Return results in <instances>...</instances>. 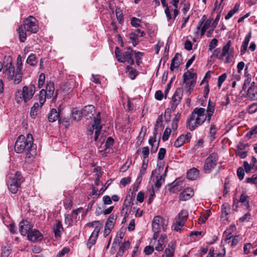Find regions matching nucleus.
<instances>
[{
  "instance_id": "1",
  "label": "nucleus",
  "mask_w": 257,
  "mask_h": 257,
  "mask_svg": "<svg viewBox=\"0 0 257 257\" xmlns=\"http://www.w3.org/2000/svg\"><path fill=\"white\" fill-rule=\"evenodd\" d=\"M33 142L34 139L31 134H28L26 137L20 135L15 142V151L17 153L25 152L26 158H30L33 156L31 152L36 149Z\"/></svg>"
},
{
  "instance_id": "2",
  "label": "nucleus",
  "mask_w": 257,
  "mask_h": 257,
  "mask_svg": "<svg viewBox=\"0 0 257 257\" xmlns=\"http://www.w3.org/2000/svg\"><path fill=\"white\" fill-rule=\"evenodd\" d=\"M208 122V115L205 114V109L204 108H195L187 120V126L192 131L196 127L202 125L205 121Z\"/></svg>"
},
{
  "instance_id": "3",
  "label": "nucleus",
  "mask_w": 257,
  "mask_h": 257,
  "mask_svg": "<svg viewBox=\"0 0 257 257\" xmlns=\"http://www.w3.org/2000/svg\"><path fill=\"white\" fill-rule=\"evenodd\" d=\"M36 92V86L31 83L29 85L23 87L22 89H17L15 92V100L18 103H21L23 101L25 103L29 101L33 97Z\"/></svg>"
},
{
  "instance_id": "4",
  "label": "nucleus",
  "mask_w": 257,
  "mask_h": 257,
  "mask_svg": "<svg viewBox=\"0 0 257 257\" xmlns=\"http://www.w3.org/2000/svg\"><path fill=\"white\" fill-rule=\"evenodd\" d=\"M163 170V167H159L152 173V180L154 182V184L152 185L153 193L157 192L165 182L167 168L164 172Z\"/></svg>"
},
{
  "instance_id": "5",
  "label": "nucleus",
  "mask_w": 257,
  "mask_h": 257,
  "mask_svg": "<svg viewBox=\"0 0 257 257\" xmlns=\"http://www.w3.org/2000/svg\"><path fill=\"white\" fill-rule=\"evenodd\" d=\"M24 181L20 172L9 174L7 179V184L9 191L11 193H17L21 184Z\"/></svg>"
},
{
  "instance_id": "6",
  "label": "nucleus",
  "mask_w": 257,
  "mask_h": 257,
  "mask_svg": "<svg viewBox=\"0 0 257 257\" xmlns=\"http://www.w3.org/2000/svg\"><path fill=\"white\" fill-rule=\"evenodd\" d=\"M134 51L131 47H127V50L122 54L118 47L115 49V54L117 61L121 63L127 62L130 65L134 64V60L133 58Z\"/></svg>"
},
{
  "instance_id": "7",
  "label": "nucleus",
  "mask_w": 257,
  "mask_h": 257,
  "mask_svg": "<svg viewBox=\"0 0 257 257\" xmlns=\"http://www.w3.org/2000/svg\"><path fill=\"white\" fill-rule=\"evenodd\" d=\"M218 160V156L216 153H212L206 159L203 171L205 173H210L216 166Z\"/></svg>"
},
{
  "instance_id": "8",
  "label": "nucleus",
  "mask_w": 257,
  "mask_h": 257,
  "mask_svg": "<svg viewBox=\"0 0 257 257\" xmlns=\"http://www.w3.org/2000/svg\"><path fill=\"white\" fill-rule=\"evenodd\" d=\"M100 115L101 113L98 112L96 114V116L93 117V123L89 127L88 130V134L89 135H92L94 129L95 130V136L94 138V140L95 141L97 140L100 131L102 128V125L101 124Z\"/></svg>"
},
{
  "instance_id": "9",
  "label": "nucleus",
  "mask_w": 257,
  "mask_h": 257,
  "mask_svg": "<svg viewBox=\"0 0 257 257\" xmlns=\"http://www.w3.org/2000/svg\"><path fill=\"white\" fill-rule=\"evenodd\" d=\"M25 30L31 33H36L38 31V22L36 19L33 16H29L23 21V25Z\"/></svg>"
},
{
  "instance_id": "10",
  "label": "nucleus",
  "mask_w": 257,
  "mask_h": 257,
  "mask_svg": "<svg viewBox=\"0 0 257 257\" xmlns=\"http://www.w3.org/2000/svg\"><path fill=\"white\" fill-rule=\"evenodd\" d=\"M183 96V90L182 88H177L172 96V101L170 102V107L167 108L166 112L174 111L179 104Z\"/></svg>"
},
{
  "instance_id": "11",
  "label": "nucleus",
  "mask_w": 257,
  "mask_h": 257,
  "mask_svg": "<svg viewBox=\"0 0 257 257\" xmlns=\"http://www.w3.org/2000/svg\"><path fill=\"white\" fill-rule=\"evenodd\" d=\"M165 220L161 216H155L152 222L153 230H160L162 227L163 230L165 231L167 229V223H165Z\"/></svg>"
},
{
  "instance_id": "12",
  "label": "nucleus",
  "mask_w": 257,
  "mask_h": 257,
  "mask_svg": "<svg viewBox=\"0 0 257 257\" xmlns=\"http://www.w3.org/2000/svg\"><path fill=\"white\" fill-rule=\"evenodd\" d=\"M231 45V41L230 40L228 41L227 43L223 47L221 54L222 56L224 57H226L224 59V63H228L230 62L232 58L233 57V48L230 49V47Z\"/></svg>"
},
{
  "instance_id": "13",
  "label": "nucleus",
  "mask_w": 257,
  "mask_h": 257,
  "mask_svg": "<svg viewBox=\"0 0 257 257\" xmlns=\"http://www.w3.org/2000/svg\"><path fill=\"white\" fill-rule=\"evenodd\" d=\"M15 73V67L11 61L4 65L3 74L9 80L14 79Z\"/></svg>"
},
{
  "instance_id": "14",
  "label": "nucleus",
  "mask_w": 257,
  "mask_h": 257,
  "mask_svg": "<svg viewBox=\"0 0 257 257\" xmlns=\"http://www.w3.org/2000/svg\"><path fill=\"white\" fill-rule=\"evenodd\" d=\"M45 92L47 95V98L49 99L52 97V102H54L56 101L57 92H55L54 83L50 81L47 83Z\"/></svg>"
},
{
  "instance_id": "15",
  "label": "nucleus",
  "mask_w": 257,
  "mask_h": 257,
  "mask_svg": "<svg viewBox=\"0 0 257 257\" xmlns=\"http://www.w3.org/2000/svg\"><path fill=\"white\" fill-rule=\"evenodd\" d=\"M19 231L22 235L25 236L28 235L33 228V225L30 222L27 220H22L19 225Z\"/></svg>"
},
{
  "instance_id": "16",
  "label": "nucleus",
  "mask_w": 257,
  "mask_h": 257,
  "mask_svg": "<svg viewBox=\"0 0 257 257\" xmlns=\"http://www.w3.org/2000/svg\"><path fill=\"white\" fill-rule=\"evenodd\" d=\"M167 237L166 234H162L155 242V249L158 251H162L164 250L167 243Z\"/></svg>"
},
{
  "instance_id": "17",
  "label": "nucleus",
  "mask_w": 257,
  "mask_h": 257,
  "mask_svg": "<svg viewBox=\"0 0 257 257\" xmlns=\"http://www.w3.org/2000/svg\"><path fill=\"white\" fill-rule=\"evenodd\" d=\"M176 248V241L175 240L171 241L168 243L162 257H174Z\"/></svg>"
},
{
  "instance_id": "18",
  "label": "nucleus",
  "mask_w": 257,
  "mask_h": 257,
  "mask_svg": "<svg viewBox=\"0 0 257 257\" xmlns=\"http://www.w3.org/2000/svg\"><path fill=\"white\" fill-rule=\"evenodd\" d=\"M161 2L162 6L165 8L164 12L167 19V21L170 23H173L175 19L174 18V15L171 14V12H173V7L169 6L166 3V0H161Z\"/></svg>"
},
{
  "instance_id": "19",
  "label": "nucleus",
  "mask_w": 257,
  "mask_h": 257,
  "mask_svg": "<svg viewBox=\"0 0 257 257\" xmlns=\"http://www.w3.org/2000/svg\"><path fill=\"white\" fill-rule=\"evenodd\" d=\"M27 238L30 241L35 242L41 240L43 239V235L39 230L34 229L28 233Z\"/></svg>"
},
{
  "instance_id": "20",
  "label": "nucleus",
  "mask_w": 257,
  "mask_h": 257,
  "mask_svg": "<svg viewBox=\"0 0 257 257\" xmlns=\"http://www.w3.org/2000/svg\"><path fill=\"white\" fill-rule=\"evenodd\" d=\"M191 134L190 133H187L185 135H181L175 141L174 146L176 148L182 146L186 142H188L191 138Z\"/></svg>"
},
{
  "instance_id": "21",
  "label": "nucleus",
  "mask_w": 257,
  "mask_h": 257,
  "mask_svg": "<svg viewBox=\"0 0 257 257\" xmlns=\"http://www.w3.org/2000/svg\"><path fill=\"white\" fill-rule=\"evenodd\" d=\"M81 110L82 115L86 117L87 119L91 118L95 111V108L92 105H86Z\"/></svg>"
},
{
  "instance_id": "22",
  "label": "nucleus",
  "mask_w": 257,
  "mask_h": 257,
  "mask_svg": "<svg viewBox=\"0 0 257 257\" xmlns=\"http://www.w3.org/2000/svg\"><path fill=\"white\" fill-rule=\"evenodd\" d=\"M99 231L100 226L96 227L95 228H94V230L91 233V235L87 242V245L89 246V248H90L92 245L95 243Z\"/></svg>"
},
{
  "instance_id": "23",
  "label": "nucleus",
  "mask_w": 257,
  "mask_h": 257,
  "mask_svg": "<svg viewBox=\"0 0 257 257\" xmlns=\"http://www.w3.org/2000/svg\"><path fill=\"white\" fill-rule=\"evenodd\" d=\"M181 55L179 53L175 54L174 58L171 60V63L170 65V70L173 71L175 68H178L181 64Z\"/></svg>"
},
{
  "instance_id": "24",
  "label": "nucleus",
  "mask_w": 257,
  "mask_h": 257,
  "mask_svg": "<svg viewBox=\"0 0 257 257\" xmlns=\"http://www.w3.org/2000/svg\"><path fill=\"white\" fill-rule=\"evenodd\" d=\"M187 178L191 180H195L199 178V171L196 168H192L187 172Z\"/></svg>"
},
{
  "instance_id": "25",
  "label": "nucleus",
  "mask_w": 257,
  "mask_h": 257,
  "mask_svg": "<svg viewBox=\"0 0 257 257\" xmlns=\"http://www.w3.org/2000/svg\"><path fill=\"white\" fill-rule=\"evenodd\" d=\"M193 71L194 69L191 68L184 73L183 75V82H186V81L192 79L196 80L197 75L195 73H194Z\"/></svg>"
},
{
  "instance_id": "26",
  "label": "nucleus",
  "mask_w": 257,
  "mask_h": 257,
  "mask_svg": "<svg viewBox=\"0 0 257 257\" xmlns=\"http://www.w3.org/2000/svg\"><path fill=\"white\" fill-rule=\"evenodd\" d=\"M230 212V206L227 203H224L221 206V217L224 218V220L227 219V216Z\"/></svg>"
},
{
  "instance_id": "27",
  "label": "nucleus",
  "mask_w": 257,
  "mask_h": 257,
  "mask_svg": "<svg viewBox=\"0 0 257 257\" xmlns=\"http://www.w3.org/2000/svg\"><path fill=\"white\" fill-rule=\"evenodd\" d=\"M185 223V221H184V220H182L176 217L172 227L174 230L178 231L181 229V228L184 225Z\"/></svg>"
},
{
  "instance_id": "28",
  "label": "nucleus",
  "mask_w": 257,
  "mask_h": 257,
  "mask_svg": "<svg viewBox=\"0 0 257 257\" xmlns=\"http://www.w3.org/2000/svg\"><path fill=\"white\" fill-rule=\"evenodd\" d=\"M146 132H147V127L145 126H143L141 127L139 135L137 139V140L136 142V145H137L138 146H140L142 144V143L144 139V138L146 135Z\"/></svg>"
},
{
  "instance_id": "29",
  "label": "nucleus",
  "mask_w": 257,
  "mask_h": 257,
  "mask_svg": "<svg viewBox=\"0 0 257 257\" xmlns=\"http://www.w3.org/2000/svg\"><path fill=\"white\" fill-rule=\"evenodd\" d=\"M215 109V104L213 102L209 101L207 108V115H208V123H210V119L213 113H214Z\"/></svg>"
},
{
  "instance_id": "30",
  "label": "nucleus",
  "mask_w": 257,
  "mask_h": 257,
  "mask_svg": "<svg viewBox=\"0 0 257 257\" xmlns=\"http://www.w3.org/2000/svg\"><path fill=\"white\" fill-rule=\"evenodd\" d=\"M247 95L252 100H257V87H249L247 90Z\"/></svg>"
},
{
  "instance_id": "31",
  "label": "nucleus",
  "mask_w": 257,
  "mask_h": 257,
  "mask_svg": "<svg viewBox=\"0 0 257 257\" xmlns=\"http://www.w3.org/2000/svg\"><path fill=\"white\" fill-rule=\"evenodd\" d=\"M249 200L250 198L249 196L246 195L245 194H241L240 196L239 202L245 206L247 209L250 210Z\"/></svg>"
},
{
  "instance_id": "32",
  "label": "nucleus",
  "mask_w": 257,
  "mask_h": 257,
  "mask_svg": "<svg viewBox=\"0 0 257 257\" xmlns=\"http://www.w3.org/2000/svg\"><path fill=\"white\" fill-rule=\"evenodd\" d=\"M59 117V113L55 108H52L49 113L48 118L50 122H53L56 121Z\"/></svg>"
},
{
  "instance_id": "33",
  "label": "nucleus",
  "mask_w": 257,
  "mask_h": 257,
  "mask_svg": "<svg viewBox=\"0 0 257 257\" xmlns=\"http://www.w3.org/2000/svg\"><path fill=\"white\" fill-rule=\"evenodd\" d=\"M179 182L176 180L169 185V191L172 193H177L181 191V187L178 184Z\"/></svg>"
},
{
  "instance_id": "34",
  "label": "nucleus",
  "mask_w": 257,
  "mask_h": 257,
  "mask_svg": "<svg viewBox=\"0 0 257 257\" xmlns=\"http://www.w3.org/2000/svg\"><path fill=\"white\" fill-rule=\"evenodd\" d=\"M63 229L62 225L59 220L56 221V224L53 228L56 237L61 236V230Z\"/></svg>"
},
{
  "instance_id": "35",
  "label": "nucleus",
  "mask_w": 257,
  "mask_h": 257,
  "mask_svg": "<svg viewBox=\"0 0 257 257\" xmlns=\"http://www.w3.org/2000/svg\"><path fill=\"white\" fill-rule=\"evenodd\" d=\"M130 243L128 241H126L123 242L120 246L119 249L116 254L122 256L124 252V251L125 250V249L128 248L130 247Z\"/></svg>"
},
{
  "instance_id": "36",
  "label": "nucleus",
  "mask_w": 257,
  "mask_h": 257,
  "mask_svg": "<svg viewBox=\"0 0 257 257\" xmlns=\"http://www.w3.org/2000/svg\"><path fill=\"white\" fill-rule=\"evenodd\" d=\"M183 82L185 83V88L187 89V92L189 93H190L192 91L193 88L195 85L196 80L192 79Z\"/></svg>"
},
{
  "instance_id": "37",
  "label": "nucleus",
  "mask_w": 257,
  "mask_h": 257,
  "mask_svg": "<svg viewBox=\"0 0 257 257\" xmlns=\"http://www.w3.org/2000/svg\"><path fill=\"white\" fill-rule=\"evenodd\" d=\"M179 0H172L171 2V4L172 5L173 12L174 15V18L175 19L179 14V10L178 9V4Z\"/></svg>"
},
{
  "instance_id": "38",
  "label": "nucleus",
  "mask_w": 257,
  "mask_h": 257,
  "mask_svg": "<svg viewBox=\"0 0 257 257\" xmlns=\"http://www.w3.org/2000/svg\"><path fill=\"white\" fill-rule=\"evenodd\" d=\"M64 205L66 209H71L73 206V198L71 195H68L64 201Z\"/></svg>"
},
{
  "instance_id": "39",
  "label": "nucleus",
  "mask_w": 257,
  "mask_h": 257,
  "mask_svg": "<svg viewBox=\"0 0 257 257\" xmlns=\"http://www.w3.org/2000/svg\"><path fill=\"white\" fill-rule=\"evenodd\" d=\"M116 219V216L113 214H111L107 219L105 226L106 227L113 228L114 226V221Z\"/></svg>"
},
{
  "instance_id": "40",
  "label": "nucleus",
  "mask_w": 257,
  "mask_h": 257,
  "mask_svg": "<svg viewBox=\"0 0 257 257\" xmlns=\"http://www.w3.org/2000/svg\"><path fill=\"white\" fill-rule=\"evenodd\" d=\"M46 98H47V95L45 92V89H42L40 91L39 96V101L40 103L39 105H40V107H42V106L45 103Z\"/></svg>"
},
{
  "instance_id": "41",
  "label": "nucleus",
  "mask_w": 257,
  "mask_h": 257,
  "mask_svg": "<svg viewBox=\"0 0 257 257\" xmlns=\"http://www.w3.org/2000/svg\"><path fill=\"white\" fill-rule=\"evenodd\" d=\"M24 28L21 25L19 28V39L21 42H24L26 40L27 34Z\"/></svg>"
},
{
  "instance_id": "42",
  "label": "nucleus",
  "mask_w": 257,
  "mask_h": 257,
  "mask_svg": "<svg viewBox=\"0 0 257 257\" xmlns=\"http://www.w3.org/2000/svg\"><path fill=\"white\" fill-rule=\"evenodd\" d=\"M239 8V5L236 3L234 8L229 11L228 14L225 16V19L227 20L230 19L238 11Z\"/></svg>"
},
{
  "instance_id": "43",
  "label": "nucleus",
  "mask_w": 257,
  "mask_h": 257,
  "mask_svg": "<svg viewBox=\"0 0 257 257\" xmlns=\"http://www.w3.org/2000/svg\"><path fill=\"white\" fill-rule=\"evenodd\" d=\"M148 162V161H143V164L137 178H141V180H142L143 175L146 173Z\"/></svg>"
},
{
  "instance_id": "44",
  "label": "nucleus",
  "mask_w": 257,
  "mask_h": 257,
  "mask_svg": "<svg viewBox=\"0 0 257 257\" xmlns=\"http://www.w3.org/2000/svg\"><path fill=\"white\" fill-rule=\"evenodd\" d=\"M163 125V118L162 115H160L158 117L155 124V127L154 131V134L156 136L158 133V129L160 127H161Z\"/></svg>"
},
{
  "instance_id": "45",
  "label": "nucleus",
  "mask_w": 257,
  "mask_h": 257,
  "mask_svg": "<svg viewBox=\"0 0 257 257\" xmlns=\"http://www.w3.org/2000/svg\"><path fill=\"white\" fill-rule=\"evenodd\" d=\"M40 105L38 102H35L31 107L30 115L33 118H35L37 115V112Z\"/></svg>"
},
{
  "instance_id": "46",
  "label": "nucleus",
  "mask_w": 257,
  "mask_h": 257,
  "mask_svg": "<svg viewBox=\"0 0 257 257\" xmlns=\"http://www.w3.org/2000/svg\"><path fill=\"white\" fill-rule=\"evenodd\" d=\"M126 70L128 72L130 78L132 80L134 79L138 75L137 70L130 66H126Z\"/></svg>"
},
{
  "instance_id": "47",
  "label": "nucleus",
  "mask_w": 257,
  "mask_h": 257,
  "mask_svg": "<svg viewBox=\"0 0 257 257\" xmlns=\"http://www.w3.org/2000/svg\"><path fill=\"white\" fill-rule=\"evenodd\" d=\"M82 110L79 111L76 108H73L72 110V117L75 120H79L82 116Z\"/></svg>"
},
{
  "instance_id": "48",
  "label": "nucleus",
  "mask_w": 257,
  "mask_h": 257,
  "mask_svg": "<svg viewBox=\"0 0 257 257\" xmlns=\"http://www.w3.org/2000/svg\"><path fill=\"white\" fill-rule=\"evenodd\" d=\"M142 180H141V178H137L136 182L134 184L131 186L130 188V191L132 192V193H134L135 192H137L138 191V189L140 186V184L142 182Z\"/></svg>"
},
{
  "instance_id": "49",
  "label": "nucleus",
  "mask_w": 257,
  "mask_h": 257,
  "mask_svg": "<svg viewBox=\"0 0 257 257\" xmlns=\"http://www.w3.org/2000/svg\"><path fill=\"white\" fill-rule=\"evenodd\" d=\"M26 61L28 64L32 66H36L37 63L36 56L34 54H31L28 57Z\"/></svg>"
},
{
  "instance_id": "50",
  "label": "nucleus",
  "mask_w": 257,
  "mask_h": 257,
  "mask_svg": "<svg viewBox=\"0 0 257 257\" xmlns=\"http://www.w3.org/2000/svg\"><path fill=\"white\" fill-rule=\"evenodd\" d=\"M244 76L245 79L244 81L243 85L242 87L243 90H245L246 87L249 85L251 80V76L250 74L247 73V72H245Z\"/></svg>"
},
{
  "instance_id": "51",
  "label": "nucleus",
  "mask_w": 257,
  "mask_h": 257,
  "mask_svg": "<svg viewBox=\"0 0 257 257\" xmlns=\"http://www.w3.org/2000/svg\"><path fill=\"white\" fill-rule=\"evenodd\" d=\"M188 211L185 209L182 210L177 215L176 217L178 218L181 219L182 220H184V221L186 222L188 218Z\"/></svg>"
},
{
  "instance_id": "52",
  "label": "nucleus",
  "mask_w": 257,
  "mask_h": 257,
  "mask_svg": "<svg viewBox=\"0 0 257 257\" xmlns=\"http://www.w3.org/2000/svg\"><path fill=\"white\" fill-rule=\"evenodd\" d=\"M110 184V183H108V181L105 183V184L101 187L100 189H99L98 187L96 188L94 187L93 189L92 193H97V191H99V193H103L104 191H105L106 188L108 187L109 185Z\"/></svg>"
},
{
  "instance_id": "53",
  "label": "nucleus",
  "mask_w": 257,
  "mask_h": 257,
  "mask_svg": "<svg viewBox=\"0 0 257 257\" xmlns=\"http://www.w3.org/2000/svg\"><path fill=\"white\" fill-rule=\"evenodd\" d=\"M22 80V74L21 72H18L16 71V72L15 74V78L14 80V83L15 84H19Z\"/></svg>"
},
{
  "instance_id": "54",
  "label": "nucleus",
  "mask_w": 257,
  "mask_h": 257,
  "mask_svg": "<svg viewBox=\"0 0 257 257\" xmlns=\"http://www.w3.org/2000/svg\"><path fill=\"white\" fill-rule=\"evenodd\" d=\"M143 161H149V148L148 147H145L142 148Z\"/></svg>"
},
{
  "instance_id": "55",
  "label": "nucleus",
  "mask_w": 257,
  "mask_h": 257,
  "mask_svg": "<svg viewBox=\"0 0 257 257\" xmlns=\"http://www.w3.org/2000/svg\"><path fill=\"white\" fill-rule=\"evenodd\" d=\"M11 253V248L10 246H3L1 257H8Z\"/></svg>"
},
{
  "instance_id": "56",
  "label": "nucleus",
  "mask_w": 257,
  "mask_h": 257,
  "mask_svg": "<svg viewBox=\"0 0 257 257\" xmlns=\"http://www.w3.org/2000/svg\"><path fill=\"white\" fill-rule=\"evenodd\" d=\"M141 23V20H140L138 18H137L135 17H133L131 19V24L133 27H134L136 28L141 27V25H140Z\"/></svg>"
},
{
  "instance_id": "57",
  "label": "nucleus",
  "mask_w": 257,
  "mask_h": 257,
  "mask_svg": "<svg viewBox=\"0 0 257 257\" xmlns=\"http://www.w3.org/2000/svg\"><path fill=\"white\" fill-rule=\"evenodd\" d=\"M116 17L119 23H121L123 21L122 13L121 10L119 8H116L115 11Z\"/></svg>"
},
{
  "instance_id": "58",
  "label": "nucleus",
  "mask_w": 257,
  "mask_h": 257,
  "mask_svg": "<svg viewBox=\"0 0 257 257\" xmlns=\"http://www.w3.org/2000/svg\"><path fill=\"white\" fill-rule=\"evenodd\" d=\"M227 77V75L226 73H223L219 76L218 78L217 81V86L219 87H220L223 82L225 81Z\"/></svg>"
},
{
  "instance_id": "59",
  "label": "nucleus",
  "mask_w": 257,
  "mask_h": 257,
  "mask_svg": "<svg viewBox=\"0 0 257 257\" xmlns=\"http://www.w3.org/2000/svg\"><path fill=\"white\" fill-rule=\"evenodd\" d=\"M17 61V67L16 71H17L18 72H21L22 70V66H23L22 57H21V55H19L18 56Z\"/></svg>"
},
{
  "instance_id": "60",
  "label": "nucleus",
  "mask_w": 257,
  "mask_h": 257,
  "mask_svg": "<svg viewBox=\"0 0 257 257\" xmlns=\"http://www.w3.org/2000/svg\"><path fill=\"white\" fill-rule=\"evenodd\" d=\"M171 130L170 128H166L164 132L162 140L163 141H166L168 140L169 137L170 136Z\"/></svg>"
},
{
  "instance_id": "61",
  "label": "nucleus",
  "mask_w": 257,
  "mask_h": 257,
  "mask_svg": "<svg viewBox=\"0 0 257 257\" xmlns=\"http://www.w3.org/2000/svg\"><path fill=\"white\" fill-rule=\"evenodd\" d=\"M113 143H114L113 139L111 137H109L107 139V140L105 142V149H107L109 148L111 146H112L113 145Z\"/></svg>"
},
{
  "instance_id": "62",
  "label": "nucleus",
  "mask_w": 257,
  "mask_h": 257,
  "mask_svg": "<svg viewBox=\"0 0 257 257\" xmlns=\"http://www.w3.org/2000/svg\"><path fill=\"white\" fill-rule=\"evenodd\" d=\"M217 43L218 40L216 39H213L209 43L208 50L211 51L213 49H214L217 46Z\"/></svg>"
},
{
  "instance_id": "63",
  "label": "nucleus",
  "mask_w": 257,
  "mask_h": 257,
  "mask_svg": "<svg viewBox=\"0 0 257 257\" xmlns=\"http://www.w3.org/2000/svg\"><path fill=\"white\" fill-rule=\"evenodd\" d=\"M45 80V76L44 73H41L39 76L38 81V87L41 88L43 87Z\"/></svg>"
},
{
  "instance_id": "64",
  "label": "nucleus",
  "mask_w": 257,
  "mask_h": 257,
  "mask_svg": "<svg viewBox=\"0 0 257 257\" xmlns=\"http://www.w3.org/2000/svg\"><path fill=\"white\" fill-rule=\"evenodd\" d=\"M256 111H257V104L253 103V104L250 105L248 106V112L249 113L252 114V113L255 112Z\"/></svg>"
}]
</instances>
